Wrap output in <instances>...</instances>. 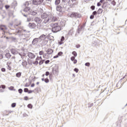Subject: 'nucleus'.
I'll return each instance as SVG.
<instances>
[{
  "label": "nucleus",
  "instance_id": "f257e3e1",
  "mask_svg": "<svg viewBox=\"0 0 127 127\" xmlns=\"http://www.w3.org/2000/svg\"><path fill=\"white\" fill-rule=\"evenodd\" d=\"M52 31L54 33H56V32H58L61 30V26L59 25L58 23H55L54 24H52Z\"/></svg>",
  "mask_w": 127,
  "mask_h": 127
},
{
  "label": "nucleus",
  "instance_id": "f03ea898",
  "mask_svg": "<svg viewBox=\"0 0 127 127\" xmlns=\"http://www.w3.org/2000/svg\"><path fill=\"white\" fill-rule=\"evenodd\" d=\"M46 20L49 22H54L57 21V17L54 16L52 14L49 15V18Z\"/></svg>",
  "mask_w": 127,
  "mask_h": 127
},
{
  "label": "nucleus",
  "instance_id": "7ed1b4c3",
  "mask_svg": "<svg viewBox=\"0 0 127 127\" xmlns=\"http://www.w3.org/2000/svg\"><path fill=\"white\" fill-rule=\"evenodd\" d=\"M81 17V15L80 14V13L78 12H73L70 15V17H75V18H80V17Z\"/></svg>",
  "mask_w": 127,
  "mask_h": 127
},
{
  "label": "nucleus",
  "instance_id": "20e7f679",
  "mask_svg": "<svg viewBox=\"0 0 127 127\" xmlns=\"http://www.w3.org/2000/svg\"><path fill=\"white\" fill-rule=\"evenodd\" d=\"M41 18H43L44 20L45 23H47V22H49V21H47V20H48L49 18V15L44 13L41 15Z\"/></svg>",
  "mask_w": 127,
  "mask_h": 127
},
{
  "label": "nucleus",
  "instance_id": "39448f33",
  "mask_svg": "<svg viewBox=\"0 0 127 127\" xmlns=\"http://www.w3.org/2000/svg\"><path fill=\"white\" fill-rule=\"evenodd\" d=\"M44 1V0H33V4H35V5H37V4H41Z\"/></svg>",
  "mask_w": 127,
  "mask_h": 127
},
{
  "label": "nucleus",
  "instance_id": "423d86ee",
  "mask_svg": "<svg viewBox=\"0 0 127 127\" xmlns=\"http://www.w3.org/2000/svg\"><path fill=\"white\" fill-rule=\"evenodd\" d=\"M0 30H1L4 32V33H5L6 32V30H7V28H6V26L4 25H0Z\"/></svg>",
  "mask_w": 127,
  "mask_h": 127
},
{
  "label": "nucleus",
  "instance_id": "0eeeda50",
  "mask_svg": "<svg viewBox=\"0 0 127 127\" xmlns=\"http://www.w3.org/2000/svg\"><path fill=\"white\" fill-rule=\"evenodd\" d=\"M28 26L30 28H35V27H36V24L34 23H29Z\"/></svg>",
  "mask_w": 127,
  "mask_h": 127
},
{
  "label": "nucleus",
  "instance_id": "6e6552de",
  "mask_svg": "<svg viewBox=\"0 0 127 127\" xmlns=\"http://www.w3.org/2000/svg\"><path fill=\"white\" fill-rule=\"evenodd\" d=\"M64 40H65V38L64 37V36H62L61 39V41L60 42H58L59 45H62V44H64V42H63L64 41Z\"/></svg>",
  "mask_w": 127,
  "mask_h": 127
},
{
  "label": "nucleus",
  "instance_id": "1a4fd4ad",
  "mask_svg": "<svg viewBox=\"0 0 127 127\" xmlns=\"http://www.w3.org/2000/svg\"><path fill=\"white\" fill-rule=\"evenodd\" d=\"M28 56L31 59H33V58H35V55L34 54H32L31 52L28 53Z\"/></svg>",
  "mask_w": 127,
  "mask_h": 127
},
{
  "label": "nucleus",
  "instance_id": "9d476101",
  "mask_svg": "<svg viewBox=\"0 0 127 127\" xmlns=\"http://www.w3.org/2000/svg\"><path fill=\"white\" fill-rule=\"evenodd\" d=\"M34 21L36 22V23H41V19L39 17H35L34 18Z\"/></svg>",
  "mask_w": 127,
  "mask_h": 127
},
{
  "label": "nucleus",
  "instance_id": "9b49d317",
  "mask_svg": "<svg viewBox=\"0 0 127 127\" xmlns=\"http://www.w3.org/2000/svg\"><path fill=\"white\" fill-rule=\"evenodd\" d=\"M46 53H47V54H48V55H51V54H52V53H53V50H52L51 49H48L46 51Z\"/></svg>",
  "mask_w": 127,
  "mask_h": 127
},
{
  "label": "nucleus",
  "instance_id": "f8f14e48",
  "mask_svg": "<svg viewBox=\"0 0 127 127\" xmlns=\"http://www.w3.org/2000/svg\"><path fill=\"white\" fill-rule=\"evenodd\" d=\"M10 51L12 54H13L14 55H15V54H17V51H16V50H15V49H11Z\"/></svg>",
  "mask_w": 127,
  "mask_h": 127
},
{
  "label": "nucleus",
  "instance_id": "ddd939ff",
  "mask_svg": "<svg viewBox=\"0 0 127 127\" xmlns=\"http://www.w3.org/2000/svg\"><path fill=\"white\" fill-rule=\"evenodd\" d=\"M57 11H59V12H61L62 11V6H57Z\"/></svg>",
  "mask_w": 127,
  "mask_h": 127
},
{
  "label": "nucleus",
  "instance_id": "4468645a",
  "mask_svg": "<svg viewBox=\"0 0 127 127\" xmlns=\"http://www.w3.org/2000/svg\"><path fill=\"white\" fill-rule=\"evenodd\" d=\"M5 56L7 59H10V57H11V55H10V53H7L5 54Z\"/></svg>",
  "mask_w": 127,
  "mask_h": 127
},
{
  "label": "nucleus",
  "instance_id": "2eb2a0df",
  "mask_svg": "<svg viewBox=\"0 0 127 127\" xmlns=\"http://www.w3.org/2000/svg\"><path fill=\"white\" fill-rule=\"evenodd\" d=\"M82 29H83V26L82 25L79 26L77 29L78 33H80V32L82 31Z\"/></svg>",
  "mask_w": 127,
  "mask_h": 127
},
{
  "label": "nucleus",
  "instance_id": "dca6fc26",
  "mask_svg": "<svg viewBox=\"0 0 127 127\" xmlns=\"http://www.w3.org/2000/svg\"><path fill=\"white\" fill-rule=\"evenodd\" d=\"M22 65L23 67H26V66H27V62L25 61H23L22 63Z\"/></svg>",
  "mask_w": 127,
  "mask_h": 127
},
{
  "label": "nucleus",
  "instance_id": "f3484780",
  "mask_svg": "<svg viewBox=\"0 0 127 127\" xmlns=\"http://www.w3.org/2000/svg\"><path fill=\"white\" fill-rule=\"evenodd\" d=\"M30 14H31L32 15H36L37 14V13L36 11H30Z\"/></svg>",
  "mask_w": 127,
  "mask_h": 127
},
{
  "label": "nucleus",
  "instance_id": "a211bd4d",
  "mask_svg": "<svg viewBox=\"0 0 127 127\" xmlns=\"http://www.w3.org/2000/svg\"><path fill=\"white\" fill-rule=\"evenodd\" d=\"M24 11L27 12V11H31L30 8L29 7H27L24 9Z\"/></svg>",
  "mask_w": 127,
  "mask_h": 127
},
{
  "label": "nucleus",
  "instance_id": "6ab92c4d",
  "mask_svg": "<svg viewBox=\"0 0 127 127\" xmlns=\"http://www.w3.org/2000/svg\"><path fill=\"white\" fill-rule=\"evenodd\" d=\"M53 74H56L57 72H58V69H56V68H53Z\"/></svg>",
  "mask_w": 127,
  "mask_h": 127
},
{
  "label": "nucleus",
  "instance_id": "aec40b11",
  "mask_svg": "<svg viewBox=\"0 0 127 127\" xmlns=\"http://www.w3.org/2000/svg\"><path fill=\"white\" fill-rule=\"evenodd\" d=\"M103 12V10L101 8H99L97 11L98 14H101Z\"/></svg>",
  "mask_w": 127,
  "mask_h": 127
},
{
  "label": "nucleus",
  "instance_id": "412c9836",
  "mask_svg": "<svg viewBox=\"0 0 127 127\" xmlns=\"http://www.w3.org/2000/svg\"><path fill=\"white\" fill-rule=\"evenodd\" d=\"M60 2H61L60 0H56V1H55L56 5H58V4H59V3H60Z\"/></svg>",
  "mask_w": 127,
  "mask_h": 127
},
{
  "label": "nucleus",
  "instance_id": "4be33fe9",
  "mask_svg": "<svg viewBox=\"0 0 127 127\" xmlns=\"http://www.w3.org/2000/svg\"><path fill=\"white\" fill-rule=\"evenodd\" d=\"M16 77H17V78L20 77V76H21V72L17 73L16 74Z\"/></svg>",
  "mask_w": 127,
  "mask_h": 127
},
{
  "label": "nucleus",
  "instance_id": "5701e85b",
  "mask_svg": "<svg viewBox=\"0 0 127 127\" xmlns=\"http://www.w3.org/2000/svg\"><path fill=\"white\" fill-rule=\"evenodd\" d=\"M28 64H29V65H32V64H33V62H32L31 60H29L28 62Z\"/></svg>",
  "mask_w": 127,
  "mask_h": 127
},
{
  "label": "nucleus",
  "instance_id": "b1692460",
  "mask_svg": "<svg viewBox=\"0 0 127 127\" xmlns=\"http://www.w3.org/2000/svg\"><path fill=\"white\" fill-rule=\"evenodd\" d=\"M72 54L74 56V57H77V52L73 51L72 52Z\"/></svg>",
  "mask_w": 127,
  "mask_h": 127
},
{
  "label": "nucleus",
  "instance_id": "393cba45",
  "mask_svg": "<svg viewBox=\"0 0 127 127\" xmlns=\"http://www.w3.org/2000/svg\"><path fill=\"white\" fill-rule=\"evenodd\" d=\"M48 38L49 40H53V39L54 38V37H53V36H49Z\"/></svg>",
  "mask_w": 127,
  "mask_h": 127
},
{
  "label": "nucleus",
  "instance_id": "a878e982",
  "mask_svg": "<svg viewBox=\"0 0 127 127\" xmlns=\"http://www.w3.org/2000/svg\"><path fill=\"white\" fill-rule=\"evenodd\" d=\"M28 108H29V109H32L33 106L31 104H29L27 105Z\"/></svg>",
  "mask_w": 127,
  "mask_h": 127
},
{
  "label": "nucleus",
  "instance_id": "bb28decb",
  "mask_svg": "<svg viewBox=\"0 0 127 127\" xmlns=\"http://www.w3.org/2000/svg\"><path fill=\"white\" fill-rule=\"evenodd\" d=\"M62 55H63V52H60L58 53V56H62Z\"/></svg>",
  "mask_w": 127,
  "mask_h": 127
},
{
  "label": "nucleus",
  "instance_id": "cd10ccee",
  "mask_svg": "<svg viewBox=\"0 0 127 127\" xmlns=\"http://www.w3.org/2000/svg\"><path fill=\"white\" fill-rule=\"evenodd\" d=\"M39 60H42V58L41 57H38L37 58H36V61H38Z\"/></svg>",
  "mask_w": 127,
  "mask_h": 127
},
{
  "label": "nucleus",
  "instance_id": "c85d7f7f",
  "mask_svg": "<svg viewBox=\"0 0 127 127\" xmlns=\"http://www.w3.org/2000/svg\"><path fill=\"white\" fill-rule=\"evenodd\" d=\"M39 55H43L44 54V52L43 51H41L39 53Z\"/></svg>",
  "mask_w": 127,
  "mask_h": 127
},
{
  "label": "nucleus",
  "instance_id": "c756f323",
  "mask_svg": "<svg viewBox=\"0 0 127 127\" xmlns=\"http://www.w3.org/2000/svg\"><path fill=\"white\" fill-rule=\"evenodd\" d=\"M44 62V60H41V61H40V62L39 63V64L40 65H41V64H43Z\"/></svg>",
  "mask_w": 127,
  "mask_h": 127
},
{
  "label": "nucleus",
  "instance_id": "7c9ffc66",
  "mask_svg": "<svg viewBox=\"0 0 127 127\" xmlns=\"http://www.w3.org/2000/svg\"><path fill=\"white\" fill-rule=\"evenodd\" d=\"M45 83H49V79L48 78H46L44 80Z\"/></svg>",
  "mask_w": 127,
  "mask_h": 127
},
{
  "label": "nucleus",
  "instance_id": "2f4dec72",
  "mask_svg": "<svg viewBox=\"0 0 127 127\" xmlns=\"http://www.w3.org/2000/svg\"><path fill=\"white\" fill-rule=\"evenodd\" d=\"M97 13L98 12H97L96 11H94V12H93L92 15L94 16V15H96V14H97Z\"/></svg>",
  "mask_w": 127,
  "mask_h": 127
},
{
  "label": "nucleus",
  "instance_id": "473e14b6",
  "mask_svg": "<svg viewBox=\"0 0 127 127\" xmlns=\"http://www.w3.org/2000/svg\"><path fill=\"white\" fill-rule=\"evenodd\" d=\"M9 7H10V6L9 5H5V8H6V9H8V8H9Z\"/></svg>",
  "mask_w": 127,
  "mask_h": 127
},
{
  "label": "nucleus",
  "instance_id": "72a5a7b5",
  "mask_svg": "<svg viewBox=\"0 0 127 127\" xmlns=\"http://www.w3.org/2000/svg\"><path fill=\"white\" fill-rule=\"evenodd\" d=\"M24 92H25V93L28 92V88H24Z\"/></svg>",
  "mask_w": 127,
  "mask_h": 127
},
{
  "label": "nucleus",
  "instance_id": "f704fd0d",
  "mask_svg": "<svg viewBox=\"0 0 127 127\" xmlns=\"http://www.w3.org/2000/svg\"><path fill=\"white\" fill-rule=\"evenodd\" d=\"M85 66H87V67H90V63H86L85 64Z\"/></svg>",
  "mask_w": 127,
  "mask_h": 127
},
{
  "label": "nucleus",
  "instance_id": "c9c22d12",
  "mask_svg": "<svg viewBox=\"0 0 127 127\" xmlns=\"http://www.w3.org/2000/svg\"><path fill=\"white\" fill-rule=\"evenodd\" d=\"M9 90H11V91H12V90H13V89H14V87L13 86H10L8 88Z\"/></svg>",
  "mask_w": 127,
  "mask_h": 127
},
{
  "label": "nucleus",
  "instance_id": "e433bc0d",
  "mask_svg": "<svg viewBox=\"0 0 127 127\" xmlns=\"http://www.w3.org/2000/svg\"><path fill=\"white\" fill-rule=\"evenodd\" d=\"M15 106H16V104H15V103H12V104H11V107H12V108H14V107H15Z\"/></svg>",
  "mask_w": 127,
  "mask_h": 127
},
{
  "label": "nucleus",
  "instance_id": "4c0bfd02",
  "mask_svg": "<svg viewBox=\"0 0 127 127\" xmlns=\"http://www.w3.org/2000/svg\"><path fill=\"white\" fill-rule=\"evenodd\" d=\"M70 60H71V61H74V60H75V57H71L70 58Z\"/></svg>",
  "mask_w": 127,
  "mask_h": 127
},
{
  "label": "nucleus",
  "instance_id": "58836bf2",
  "mask_svg": "<svg viewBox=\"0 0 127 127\" xmlns=\"http://www.w3.org/2000/svg\"><path fill=\"white\" fill-rule=\"evenodd\" d=\"M74 71L76 72V73H78L79 72V69L78 68H74Z\"/></svg>",
  "mask_w": 127,
  "mask_h": 127
},
{
  "label": "nucleus",
  "instance_id": "ea45409f",
  "mask_svg": "<svg viewBox=\"0 0 127 127\" xmlns=\"http://www.w3.org/2000/svg\"><path fill=\"white\" fill-rule=\"evenodd\" d=\"M116 1L115 0H113L112 1V4H113V5H116Z\"/></svg>",
  "mask_w": 127,
  "mask_h": 127
},
{
  "label": "nucleus",
  "instance_id": "a19ab883",
  "mask_svg": "<svg viewBox=\"0 0 127 127\" xmlns=\"http://www.w3.org/2000/svg\"><path fill=\"white\" fill-rule=\"evenodd\" d=\"M7 69L10 71V70H11V67L9 65H7Z\"/></svg>",
  "mask_w": 127,
  "mask_h": 127
},
{
  "label": "nucleus",
  "instance_id": "79ce46f5",
  "mask_svg": "<svg viewBox=\"0 0 127 127\" xmlns=\"http://www.w3.org/2000/svg\"><path fill=\"white\" fill-rule=\"evenodd\" d=\"M76 48H80V47H81V46L80 45V44H77L76 45Z\"/></svg>",
  "mask_w": 127,
  "mask_h": 127
},
{
  "label": "nucleus",
  "instance_id": "37998d69",
  "mask_svg": "<svg viewBox=\"0 0 127 127\" xmlns=\"http://www.w3.org/2000/svg\"><path fill=\"white\" fill-rule=\"evenodd\" d=\"M1 71V72H5V69L4 68H2Z\"/></svg>",
  "mask_w": 127,
  "mask_h": 127
},
{
  "label": "nucleus",
  "instance_id": "c03bdc74",
  "mask_svg": "<svg viewBox=\"0 0 127 127\" xmlns=\"http://www.w3.org/2000/svg\"><path fill=\"white\" fill-rule=\"evenodd\" d=\"M94 17V15H91L90 16V19H93Z\"/></svg>",
  "mask_w": 127,
  "mask_h": 127
},
{
  "label": "nucleus",
  "instance_id": "a18cd8bd",
  "mask_svg": "<svg viewBox=\"0 0 127 127\" xmlns=\"http://www.w3.org/2000/svg\"><path fill=\"white\" fill-rule=\"evenodd\" d=\"M18 92H19V93H20V94H21V93H22V89H19L18 90Z\"/></svg>",
  "mask_w": 127,
  "mask_h": 127
},
{
  "label": "nucleus",
  "instance_id": "49530a36",
  "mask_svg": "<svg viewBox=\"0 0 127 127\" xmlns=\"http://www.w3.org/2000/svg\"><path fill=\"white\" fill-rule=\"evenodd\" d=\"M1 87L2 88V89H5V85H1Z\"/></svg>",
  "mask_w": 127,
  "mask_h": 127
},
{
  "label": "nucleus",
  "instance_id": "de8ad7c7",
  "mask_svg": "<svg viewBox=\"0 0 127 127\" xmlns=\"http://www.w3.org/2000/svg\"><path fill=\"white\" fill-rule=\"evenodd\" d=\"M91 8L92 10H94V9H95V6L94 5L91 6Z\"/></svg>",
  "mask_w": 127,
  "mask_h": 127
},
{
  "label": "nucleus",
  "instance_id": "09e8293b",
  "mask_svg": "<svg viewBox=\"0 0 127 127\" xmlns=\"http://www.w3.org/2000/svg\"><path fill=\"white\" fill-rule=\"evenodd\" d=\"M24 99L25 100V101H27V100H28V97L25 96L24 97Z\"/></svg>",
  "mask_w": 127,
  "mask_h": 127
},
{
  "label": "nucleus",
  "instance_id": "8fccbe9b",
  "mask_svg": "<svg viewBox=\"0 0 127 127\" xmlns=\"http://www.w3.org/2000/svg\"><path fill=\"white\" fill-rule=\"evenodd\" d=\"M2 3H0V9H2Z\"/></svg>",
  "mask_w": 127,
  "mask_h": 127
},
{
  "label": "nucleus",
  "instance_id": "3c124183",
  "mask_svg": "<svg viewBox=\"0 0 127 127\" xmlns=\"http://www.w3.org/2000/svg\"><path fill=\"white\" fill-rule=\"evenodd\" d=\"M50 73H49V71H47L46 72V76H48L49 75Z\"/></svg>",
  "mask_w": 127,
  "mask_h": 127
},
{
  "label": "nucleus",
  "instance_id": "603ef678",
  "mask_svg": "<svg viewBox=\"0 0 127 127\" xmlns=\"http://www.w3.org/2000/svg\"><path fill=\"white\" fill-rule=\"evenodd\" d=\"M10 64H11V62H9L7 63V66H9V65H10Z\"/></svg>",
  "mask_w": 127,
  "mask_h": 127
},
{
  "label": "nucleus",
  "instance_id": "864d4df0",
  "mask_svg": "<svg viewBox=\"0 0 127 127\" xmlns=\"http://www.w3.org/2000/svg\"><path fill=\"white\" fill-rule=\"evenodd\" d=\"M73 62L74 64H77V60H73Z\"/></svg>",
  "mask_w": 127,
  "mask_h": 127
},
{
  "label": "nucleus",
  "instance_id": "5fc2aeb1",
  "mask_svg": "<svg viewBox=\"0 0 127 127\" xmlns=\"http://www.w3.org/2000/svg\"><path fill=\"white\" fill-rule=\"evenodd\" d=\"M74 5H76V3H74L72 5H70V7H74Z\"/></svg>",
  "mask_w": 127,
  "mask_h": 127
},
{
  "label": "nucleus",
  "instance_id": "6e6d98bb",
  "mask_svg": "<svg viewBox=\"0 0 127 127\" xmlns=\"http://www.w3.org/2000/svg\"><path fill=\"white\" fill-rule=\"evenodd\" d=\"M49 62H50V61L47 60L45 62V64H48V63H49Z\"/></svg>",
  "mask_w": 127,
  "mask_h": 127
},
{
  "label": "nucleus",
  "instance_id": "4d7b16f0",
  "mask_svg": "<svg viewBox=\"0 0 127 127\" xmlns=\"http://www.w3.org/2000/svg\"><path fill=\"white\" fill-rule=\"evenodd\" d=\"M33 64H38V62L37 61H35L34 63H33Z\"/></svg>",
  "mask_w": 127,
  "mask_h": 127
},
{
  "label": "nucleus",
  "instance_id": "13d9d810",
  "mask_svg": "<svg viewBox=\"0 0 127 127\" xmlns=\"http://www.w3.org/2000/svg\"><path fill=\"white\" fill-rule=\"evenodd\" d=\"M33 92L32 90H28V94H31V93H32Z\"/></svg>",
  "mask_w": 127,
  "mask_h": 127
},
{
  "label": "nucleus",
  "instance_id": "bf43d9fd",
  "mask_svg": "<svg viewBox=\"0 0 127 127\" xmlns=\"http://www.w3.org/2000/svg\"><path fill=\"white\" fill-rule=\"evenodd\" d=\"M34 86H35V84L34 83H32L31 85V87L32 88L33 87H34Z\"/></svg>",
  "mask_w": 127,
  "mask_h": 127
},
{
  "label": "nucleus",
  "instance_id": "052dcab7",
  "mask_svg": "<svg viewBox=\"0 0 127 127\" xmlns=\"http://www.w3.org/2000/svg\"><path fill=\"white\" fill-rule=\"evenodd\" d=\"M97 6H101V3L98 2L97 3Z\"/></svg>",
  "mask_w": 127,
  "mask_h": 127
},
{
  "label": "nucleus",
  "instance_id": "680f3d73",
  "mask_svg": "<svg viewBox=\"0 0 127 127\" xmlns=\"http://www.w3.org/2000/svg\"><path fill=\"white\" fill-rule=\"evenodd\" d=\"M2 58H3L2 55H0V59H2Z\"/></svg>",
  "mask_w": 127,
  "mask_h": 127
},
{
  "label": "nucleus",
  "instance_id": "e2e57ef3",
  "mask_svg": "<svg viewBox=\"0 0 127 127\" xmlns=\"http://www.w3.org/2000/svg\"><path fill=\"white\" fill-rule=\"evenodd\" d=\"M58 57H59V56H58V55H57V56H54V59H55V58H58Z\"/></svg>",
  "mask_w": 127,
  "mask_h": 127
},
{
  "label": "nucleus",
  "instance_id": "0e129e2a",
  "mask_svg": "<svg viewBox=\"0 0 127 127\" xmlns=\"http://www.w3.org/2000/svg\"><path fill=\"white\" fill-rule=\"evenodd\" d=\"M62 1H63L64 2H66V1H67V0H62Z\"/></svg>",
  "mask_w": 127,
  "mask_h": 127
},
{
  "label": "nucleus",
  "instance_id": "69168bd1",
  "mask_svg": "<svg viewBox=\"0 0 127 127\" xmlns=\"http://www.w3.org/2000/svg\"><path fill=\"white\" fill-rule=\"evenodd\" d=\"M45 56H46V55H43V57H44V58H45Z\"/></svg>",
  "mask_w": 127,
  "mask_h": 127
},
{
  "label": "nucleus",
  "instance_id": "338daca9",
  "mask_svg": "<svg viewBox=\"0 0 127 127\" xmlns=\"http://www.w3.org/2000/svg\"><path fill=\"white\" fill-rule=\"evenodd\" d=\"M36 84H37V85H39V82H37L36 83Z\"/></svg>",
  "mask_w": 127,
  "mask_h": 127
},
{
  "label": "nucleus",
  "instance_id": "774afa93",
  "mask_svg": "<svg viewBox=\"0 0 127 127\" xmlns=\"http://www.w3.org/2000/svg\"><path fill=\"white\" fill-rule=\"evenodd\" d=\"M45 80V79L44 78H42V81H44Z\"/></svg>",
  "mask_w": 127,
  "mask_h": 127
}]
</instances>
